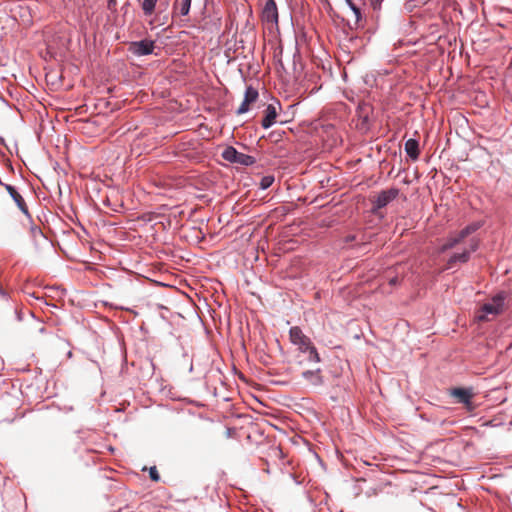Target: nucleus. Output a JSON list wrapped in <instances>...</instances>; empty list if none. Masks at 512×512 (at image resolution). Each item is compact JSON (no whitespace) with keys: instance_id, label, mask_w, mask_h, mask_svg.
I'll use <instances>...</instances> for the list:
<instances>
[{"instance_id":"f257e3e1","label":"nucleus","mask_w":512,"mask_h":512,"mask_svg":"<svg viewBox=\"0 0 512 512\" xmlns=\"http://www.w3.org/2000/svg\"><path fill=\"white\" fill-rule=\"evenodd\" d=\"M289 336L291 342L298 346L299 352L307 354V360L309 362H320V356L316 347L313 345L310 338L306 336L298 326L290 328Z\"/></svg>"},{"instance_id":"f03ea898","label":"nucleus","mask_w":512,"mask_h":512,"mask_svg":"<svg viewBox=\"0 0 512 512\" xmlns=\"http://www.w3.org/2000/svg\"><path fill=\"white\" fill-rule=\"evenodd\" d=\"M505 296L498 294L492 298L491 302L485 303L480 310L476 313L475 319L479 322L489 321L491 316L500 314L503 310Z\"/></svg>"},{"instance_id":"7ed1b4c3","label":"nucleus","mask_w":512,"mask_h":512,"mask_svg":"<svg viewBox=\"0 0 512 512\" xmlns=\"http://www.w3.org/2000/svg\"><path fill=\"white\" fill-rule=\"evenodd\" d=\"M222 158L230 163L239 164L242 166H251L256 160L253 156L238 152L234 147H226L222 154Z\"/></svg>"},{"instance_id":"20e7f679","label":"nucleus","mask_w":512,"mask_h":512,"mask_svg":"<svg viewBox=\"0 0 512 512\" xmlns=\"http://www.w3.org/2000/svg\"><path fill=\"white\" fill-rule=\"evenodd\" d=\"M449 395L456 399L457 403L463 404L468 410H473L472 398L473 388L455 387L449 390Z\"/></svg>"},{"instance_id":"39448f33","label":"nucleus","mask_w":512,"mask_h":512,"mask_svg":"<svg viewBox=\"0 0 512 512\" xmlns=\"http://www.w3.org/2000/svg\"><path fill=\"white\" fill-rule=\"evenodd\" d=\"M399 195V189L391 188L388 190L381 191L377 196L373 197L371 200L373 204V209H381L388 205L391 201H393Z\"/></svg>"},{"instance_id":"423d86ee","label":"nucleus","mask_w":512,"mask_h":512,"mask_svg":"<svg viewBox=\"0 0 512 512\" xmlns=\"http://www.w3.org/2000/svg\"><path fill=\"white\" fill-rule=\"evenodd\" d=\"M155 48L154 42L151 40H141L129 43L128 51L135 56H144L153 53Z\"/></svg>"},{"instance_id":"0eeeda50","label":"nucleus","mask_w":512,"mask_h":512,"mask_svg":"<svg viewBox=\"0 0 512 512\" xmlns=\"http://www.w3.org/2000/svg\"><path fill=\"white\" fill-rule=\"evenodd\" d=\"M262 20L271 24L278 23V9L274 0L266 1L262 11Z\"/></svg>"},{"instance_id":"6e6552de","label":"nucleus","mask_w":512,"mask_h":512,"mask_svg":"<svg viewBox=\"0 0 512 512\" xmlns=\"http://www.w3.org/2000/svg\"><path fill=\"white\" fill-rule=\"evenodd\" d=\"M478 246V242L476 240H472L470 244V250L464 251L462 253H456L453 256H451L447 263L448 268H451L453 264L456 263L457 261L466 263L470 258V253L476 251L478 249Z\"/></svg>"},{"instance_id":"1a4fd4ad","label":"nucleus","mask_w":512,"mask_h":512,"mask_svg":"<svg viewBox=\"0 0 512 512\" xmlns=\"http://www.w3.org/2000/svg\"><path fill=\"white\" fill-rule=\"evenodd\" d=\"M258 98V91L253 87H248L245 92V97L239 108L237 114H244L249 110L251 103H254Z\"/></svg>"},{"instance_id":"9d476101","label":"nucleus","mask_w":512,"mask_h":512,"mask_svg":"<svg viewBox=\"0 0 512 512\" xmlns=\"http://www.w3.org/2000/svg\"><path fill=\"white\" fill-rule=\"evenodd\" d=\"M303 378L309 385L318 387L324 384V379L321 373V369L306 370L302 373Z\"/></svg>"},{"instance_id":"9b49d317","label":"nucleus","mask_w":512,"mask_h":512,"mask_svg":"<svg viewBox=\"0 0 512 512\" xmlns=\"http://www.w3.org/2000/svg\"><path fill=\"white\" fill-rule=\"evenodd\" d=\"M4 187L6 191L10 194L12 199L15 201L16 205L21 210V212H23L25 215H28V207L21 194L17 191V189L9 184H5Z\"/></svg>"},{"instance_id":"f8f14e48","label":"nucleus","mask_w":512,"mask_h":512,"mask_svg":"<svg viewBox=\"0 0 512 512\" xmlns=\"http://www.w3.org/2000/svg\"><path fill=\"white\" fill-rule=\"evenodd\" d=\"M276 117H277L276 106L274 104H269L265 110V116L261 121L262 127L264 129H268L269 127H271L275 123Z\"/></svg>"},{"instance_id":"ddd939ff","label":"nucleus","mask_w":512,"mask_h":512,"mask_svg":"<svg viewBox=\"0 0 512 512\" xmlns=\"http://www.w3.org/2000/svg\"><path fill=\"white\" fill-rule=\"evenodd\" d=\"M405 151L412 160H417L420 154L419 143L415 139H409L405 143Z\"/></svg>"},{"instance_id":"4468645a","label":"nucleus","mask_w":512,"mask_h":512,"mask_svg":"<svg viewBox=\"0 0 512 512\" xmlns=\"http://www.w3.org/2000/svg\"><path fill=\"white\" fill-rule=\"evenodd\" d=\"M191 1L192 0H175L173 8L174 10L179 9L180 15L186 16L190 11Z\"/></svg>"},{"instance_id":"2eb2a0df","label":"nucleus","mask_w":512,"mask_h":512,"mask_svg":"<svg viewBox=\"0 0 512 512\" xmlns=\"http://www.w3.org/2000/svg\"><path fill=\"white\" fill-rule=\"evenodd\" d=\"M463 240L460 238L458 234L455 236L450 237L447 242L442 246V251H446L448 249H452L457 244L461 243Z\"/></svg>"},{"instance_id":"dca6fc26","label":"nucleus","mask_w":512,"mask_h":512,"mask_svg":"<svg viewBox=\"0 0 512 512\" xmlns=\"http://www.w3.org/2000/svg\"><path fill=\"white\" fill-rule=\"evenodd\" d=\"M158 0H144L142 3V9L145 15H151L154 12L156 3Z\"/></svg>"},{"instance_id":"f3484780","label":"nucleus","mask_w":512,"mask_h":512,"mask_svg":"<svg viewBox=\"0 0 512 512\" xmlns=\"http://www.w3.org/2000/svg\"><path fill=\"white\" fill-rule=\"evenodd\" d=\"M273 182H274V176L266 175V176L261 178L260 183H259V187L262 190L268 189L273 184Z\"/></svg>"},{"instance_id":"a211bd4d","label":"nucleus","mask_w":512,"mask_h":512,"mask_svg":"<svg viewBox=\"0 0 512 512\" xmlns=\"http://www.w3.org/2000/svg\"><path fill=\"white\" fill-rule=\"evenodd\" d=\"M348 4L355 16V24L358 25L359 21L361 20V11L360 9L354 4L352 3L350 0H348Z\"/></svg>"},{"instance_id":"6ab92c4d","label":"nucleus","mask_w":512,"mask_h":512,"mask_svg":"<svg viewBox=\"0 0 512 512\" xmlns=\"http://www.w3.org/2000/svg\"><path fill=\"white\" fill-rule=\"evenodd\" d=\"M149 475H150L151 480H153L155 482L160 480V475H159V473H158V471H157L155 466L151 467L149 469Z\"/></svg>"},{"instance_id":"aec40b11","label":"nucleus","mask_w":512,"mask_h":512,"mask_svg":"<svg viewBox=\"0 0 512 512\" xmlns=\"http://www.w3.org/2000/svg\"><path fill=\"white\" fill-rule=\"evenodd\" d=\"M481 227V224L479 222L472 223L468 226H466L467 229H469L470 234L474 233Z\"/></svg>"},{"instance_id":"412c9836","label":"nucleus","mask_w":512,"mask_h":512,"mask_svg":"<svg viewBox=\"0 0 512 512\" xmlns=\"http://www.w3.org/2000/svg\"><path fill=\"white\" fill-rule=\"evenodd\" d=\"M458 235L460 236V238L462 240H464L466 237H468L470 235V232H469V229H467L466 227L464 229H462Z\"/></svg>"},{"instance_id":"4be33fe9","label":"nucleus","mask_w":512,"mask_h":512,"mask_svg":"<svg viewBox=\"0 0 512 512\" xmlns=\"http://www.w3.org/2000/svg\"><path fill=\"white\" fill-rule=\"evenodd\" d=\"M354 240H356V236L355 235H350V236L346 237V242H352Z\"/></svg>"}]
</instances>
